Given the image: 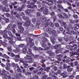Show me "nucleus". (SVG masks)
Returning a JSON list of instances; mask_svg holds the SVG:
<instances>
[{
    "label": "nucleus",
    "mask_w": 79,
    "mask_h": 79,
    "mask_svg": "<svg viewBox=\"0 0 79 79\" xmlns=\"http://www.w3.org/2000/svg\"><path fill=\"white\" fill-rule=\"evenodd\" d=\"M48 9H45L43 10V13L45 15H46L48 13Z\"/></svg>",
    "instance_id": "obj_8"
},
{
    "label": "nucleus",
    "mask_w": 79,
    "mask_h": 79,
    "mask_svg": "<svg viewBox=\"0 0 79 79\" xmlns=\"http://www.w3.org/2000/svg\"><path fill=\"white\" fill-rule=\"evenodd\" d=\"M60 51L59 49L56 50V52H55L56 53V54H58V53H60Z\"/></svg>",
    "instance_id": "obj_49"
},
{
    "label": "nucleus",
    "mask_w": 79,
    "mask_h": 79,
    "mask_svg": "<svg viewBox=\"0 0 79 79\" xmlns=\"http://www.w3.org/2000/svg\"><path fill=\"white\" fill-rule=\"evenodd\" d=\"M11 66V64L10 63H7L6 64V67H10Z\"/></svg>",
    "instance_id": "obj_45"
},
{
    "label": "nucleus",
    "mask_w": 79,
    "mask_h": 79,
    "mask_svg": "<svg viewBox=\"0 0 79 79\" xmlns=\"http://www.w3.org/2000/svg\"><path fill=\"white\" fill-rule=\"evenodd\" d=\"M41 14H40V13L39 12H38L37 13V15L39 17L40 16Z\"/></svg>",
    "instance_id": "obj_59"
},
{
    "label": "nucleus",
    "mask_w": 79,
    "mask_h": 79,
    "mask_svg": "<svg viewBox=\"0 0 79 79\" xmlns=\"http://www.w3.org/2000/svg\"><path fill=\"white\" fill-rule=\"evenodd\" d=\"M73 70V69L71 68H69L67 69V71L68 72H71Z\"/></svg>",
    "instance_id": "obj_32"
},
{
    "label": "nucleus",
    "mask_w": 79,
    "mask_h": 79,
    "mask_svg": "<svg viewBox=\"0 0 79 79\" xmlns=\"http://www.w3.org/2000/svg\"><path fill=\"white\" fill-rule=\"evenodd\" d=\"M73 17L75 19H77L78 18V16L76 15H73Z\"/></svg>",
    "instance_id": "obj_33"
},
{
    "label": "nucleus",
    "mask_w": 79,
    "mask_h": 79,
    "mask_svg": "<svg viewBox=\"0 0 79 79\" xmlns=\"http://www.w3.org/2000/svg\"><path fill=\"white\" fill-rule=\"evenodd\" d=\"M53 69H54V71H56V70L58 69L57 68V67H56V66H55L53 68Z\"/></svg>",
    "instance_id": "obj_54"
},
{
    "label": "nucleus",
    "mask_w": 79,
    "mask_h": 79,
    "mask_svg": "<svg viewBox=\"0 0 79 79\" xmlns=\"http://www.w3.org/2000/svg\"><path fill=\"white\" fill-rule=\"evenodd\" d=\"M19 29H21V30H24V28L21 25H19L18 26Z\"/></svg>",
    "instance_id": "obj_31"
},
{
    "label": "nucleus",
    "mask_w": 79,
    "mask_h": 79,
    "mask_svg": "<svg viewBox=\"0 0 79 79\" xmlns=\"http://www.w3.org/2000/svg\"><path fill=\"white\" fill-rule=\"evenodd\" d=\"M49 25V24L47 22V23L45 24L44 26L45 27H48V26Z\"/></svg>",
    "instance_id": "obj_55"
},
{
    "label": "nucleus",
    "mask_w": 79,
    "mask_h": 79,
    "mask_svg": "<svg viewBox=\"0 0 79 79\" xmlns=\"http://www.w3.org/2000/svg\"><path fill=\"white\" fill-rule=\"evenodd\" d=\"M70 54L72 55V56H73V55H77V56L76 57V58H79V53L77 52H70Z\"/></svg>",
    "instance_id": "obj_1"
},
{
    "label": "nucleus",
    "mask_w": 79,
    "mask_h": 79,
    "mask_svg": "<svg viewBox=\"0 0 79 79\" xmlns=\"http://www.w3.org/2000/svg\"><path fill=\"white\" fill-rule=\"evenodd\" d=\"M27 54L30 55H31V56H34V54L32 53V50H31V48L28 49Z\"/></svg>",
    "instance_id": "obj_4"
},
{
    "label": "nucleus",
    "mask_w": 79,
    "mask_h": 79,
    "mask_svg": "<svg viewBox=\"0 0 79 79\" xmlns=\"http://www.w3.org/2000/svg\"><path fill=\"white\" fill-rule=\"evenodd\" d=\"M25 13L27 15H29L30 13L31 12V10L28 9L25 11Z\"/></svg>",
    "instance_id": "obj_14"
},
{
    "label": "nucleus",
    "mask_w": 79,
    "mask_h": 79,
    "mask_svg": "<svg viewBox=\"0 0 79 79\" xmlns=\"http://www.w3.org/2000/svg\"><path fill=\"white\" fill-rule=\"evenodd\" d=\"M23 19L25 20V21H27V20H29V18L28 17L23 16Z\"/></svg>",
    "instance_id": "obj_20"
},
{
    "label": "nucleus",
    "mask_w": 79,
    "mask_h": 79,
    "mask_svg": "<svg viewBox=\"0 0 79 79\" xmlns=\"http://www.w3.org/2000/svg\"><path fill=\"white\" fill-rule=\"evenodd\" d=\"M73 47V46L71 45H67L66 46V47L67 49H70V48H71Z\"/></svg>",
    "instance_id": "obj_26"
},
{
    "label": "nucleus",
    "mask_w": 79,
    "mask_h": 79,
    "mask_svg": "<svg viewBox=\"0 0 79 79\" xmlns=\"http://www.w3.org/2000/svg\"><path fill=\"white\" fill-rule=\"evenodd\" d=\"M2 57H3V58H8V59H9V57H8V56H7L6 55V54H4L3 55H2Z\"/></svg>",
    "instance_id": "obj_23"
},
{
    "label": "nucleus",
    "mask_w": 79,
    "mask_h": 79,
    "mask_svg": "<svg viewBox=\"0 0 79 79\" xmlns=\"http://www.w3.org/2000/svg\"><path fill=\"white\" fill-rule=\"evenodd\" d=\"M42 66L43 67V68H44V69H45V67H46V65H45V64L43 63L42 65Z\"/></svg>",
    "instance_id": "obj_57"
},
{
    "label": "nucleus",
    "mask_w": 79,
    "mask_h": 79,
    "mask_svg": "<svg viewBox=\"0 0 79 79\" xmlns=\"http://www.w3.org/2000/svg\"><path fill=\"white\" fill-rule=\"evenodd\" d=\"M27 40V45H29L31 43L32 40L30 37H27L26 38Z\"/></svg>",
    "instance_id": "obj_3"
},
{
    "label": "nucleus",
    "mask_w": 79,
    "mask_h": 79,
    "mask_svg": "<svg viewBox=\"0 0 79 79\" xmlns=\"http://www.w3.org/2000/svg\"><path fill=\"white\" fill-rule=\"evenodd\" d=\"M42 46L43 48H47V46L45 43L43 44Z\"/></svg>",
    "instance_id": "obj_27"
},
{
    "label": "nucleus",
    "mask_w": 79,
    "mask_h": 79,
    "mask_svg": "<svg viewBox=\"0 0 79 79\" xmlns=\"http://www.w3.org/2000/svg\"><path fill=\"white\" fill-rule=\"evenodd\" d=\"M63 68L64 69H66L68 68H69V66H67V65L66 64H64L63 65Z\"/></svg>",
    "instance_id": "obj_22"
},
{
    "label": "nucleus",
    "mask_w": 79,
    "mask_h": 79,
    "mask_svg": "<svg viewBox=\"0 0 79 79\" xmlns=\"http://www.w3.org/2000/svg\"><path fill=\"white\" fill-rule=\"evenodd\" d=\"M71 61V59L69 58V57H68L67 58L66 60V62H69Z\"/></svg>",
    "instance_id": "obj_39"
},
{
    "label": "nucleus",
    "mask_w": 79,
    "mask_h": 79,
    "mask_svg": "<svg viewBox=\"0 0 79 79\" xmlns=\"http://www.w3.org/2000/svg\"><path fill=\"white\" fill-rule=\"evenodd\" d=\"M63 56V55L61 54H59L57 56V58H61Z\"/></svg>",
    "instance_id": "obj_34"
},
{
    "label": "nucleus",
    "mask_w": 79,
    "mask_h": 79,
    "mask_svg": "<svg viewBox=\"0 0 79 79\" xmlns=\"http://www.w3.org/2000/svg\"><path fill=\"white\" fill-rule=\"evenodd\" d=\"M6 15L7 17H8V18H10V17H11V15L8 13H6Z\"/></svg>",
    "instance_id": "obj_43"
},
{
    "label": "nucleus",
    "mask_w": 79,
    "mask_h": 79,
    "mask_svg": "<svg viewBox=\"0 0 79 79\" xmlns=\"http://www.w3.org/2000/svg\"><path fill=\"white\" fill-rule=\"evenodd\" d=\"M31 25V22L29 20L25 22L24 23V26L26 27H28Z\"/></svg>",
    "instance_id": "obj_2"
},
{
    "label": "nucleus",
    "mask_w": 79,
    "mask_h": 79,
    "mask_svg": "<svg viewBox=\"0 0 79 79\" xmlns=\"http://www.w3.org/2000/svg\"><path fill=\"white\" fill-rule=\"evenodd\" d=\"M6 8L5 7L2 8V11L4 12V11H6Z\"/></svg>",
    "instance_id": "obj_63"
},
{
    "label": "nucleus",
    "mask_w": 79,
    "mask_h": 79,
    "mask_svg": "<svg viewBox=\"0 0 79 79\" xmlns=\"http://www.w3.org/2000/svg\"><path fill=\"white\" fill-rule=\"evenodd\" d=\"M3 37L4 38V39H6L8 38V34H5L3 35Z\"/></svg>",
    "instance_id": "obj_19"
},
{
    "label": "nucleus",
    "mask_w": 79,
    "mask_h": 79,
    "mask_svg": "<svg viewBox=\"0 0 79 79\" xmlns=\"http://www.w3.org/2000/svg\"><path fill=\"white\" fill-rule=\"evenodd\" d=\"M34 58L35 59H38L39 58V56L38 55H36L34 56Z\"/></svg>",
    "instance_id": "obj_38"
},
{
    "label": "nucleus",
    "mask_w": 79,
    "mask_h": 79,
    "mask_svg": "<svg viewBox=\"0 0 79 79\" xmlns=\"http://www.w3.org/2000/svg\"><path fill=\"white\" fill-rule=\"evenodd\" d=\"M33 78L34 79H39V77L38 75H35L33 77Z\"/></svg>",
    "instance_id": "obj_29"
},
{
    "label": "nucleus",
    "mask_w": 79,
    "mask_h": 79,
    "mask_svg": "<svg viewBox=\"0 0 79 79\" xmlns=\"http://www.w3.org/2000/svg\"><path fill=\"white\" fill-rule=\"evenodd\" d=\"M50 69V67H46V68H45V69H44L45 71H46L47 72H49V70Z\"/></svg>",
    "instance_id": "obj_21"
},
{
    "label": "nucleus",
    "mask_w": 79,
    "mask_h": 79,
    "mask_svg": "<svg viewBox=\"0 0 79 79\" xmlns=\"http://www.w3.org/2000/svg\"><path fill=\"white\" fill-rule=\"evenodd\" d=\"M32 58L31 57L30 59H29L28 60V63H32Z\"/></svg>",
    "instance_id": "obj_42"
},
{
    "label": "nucleus",
    "mask_w": 79,
    "mask_h": 79,
    "mask_svg": "<svg viewBox=\"0 0 79 79\" xmlns=\"http://www.w3.org/2000/svg\"><path fill=\"white\" fill-rule=\"evenodd\" d=\"M76 69L77 71H79V64L77 66Z\"/></svg>",
    "instance_id": "obj_64"
},
{
    "label": "nucleus",
    "mask_w": 79,
    "mask_h": 79,
    "mask_svg": "<svg viewBox=\"0 0 79 79\" xmlns=\"http://www.w3.org/2000/svg\"><path fill=\"white\" fill-rule=\"evenodd\" d=\"M9 42L10 45H13L14 44V41L12 40H9Z\"/></svg>",
    "instance_id": "obj_36"
},
{
    "label": "nucleus",
    "mask_w": 79,
    "mask_h": 79,
    "mask_svg": "<svg viewBox=\"0 0 79 79\" xmlns=\"http://www.w3.org/2000/svg\"><path fill=\"white\" fill-rule=\"evenodd\" d=\"M59 50L60 52H63V51H64V50H65V49L60 48L59 49Z\"/></svg>",
    "instance_id": "obj_50"
},
{
    "label": "nucleus",
    "mask_w": 79,
    "mask_h": 79,
    "mask_svg": "<svg viewBox=\"0 0 79 79\" xmlns=\"http://www.w3.org/2000/svg\"><path fill=\"white\" fill-rule=\"evenodd\" d=\"M8 3V1L6 0H5L3 1L2 3L3 4V5H6L7 4V3Z\"/></svg>",
    "instance_id": "obj_30"
},
{
    "label": "nucleus",
    "mask_w": 79,
    "mask_h": 79,
    "mask_svg": "<svg viewBox=\"0 0 79 79\" xmlns=\"http://www.w3.org/2000/svg\"><path fill=\"white\" fill-rule=\"evenodd\" d=\"M34 29H35V26L33 25V24H30V30H31V31H33Z\"/></svg>",
    "instance_id": "obj_7"
},
{
    "label": "nucleus",
    "mask_w": 79,
    "mask_h": 79,
    "mask_svg": "<svg viewBox=\"0 0 79 79\" xmlns=\"http://www.w3.org/2000/svg\"><path fill=\"white\" fill-rule=\"evenodd\" d=\"M55 26L56 27H59L60 26V25L59 23H55Z\"/></svg>",
    "instance_id": "obj_46"
},
{
    "label": "nucleus",
    "mask_w": 79,
    "mask_h": 79,
    "mask_svg": "<svg viewBox=\"0 0 79 79\" xmlns=\"http://www.w3.org/2000/svg\"><path fill=\"white\" fill-rule=\"evenodd\" d=\"M13 26L12 25V24H9L8 27H7V29H8V30H9V31H11V29H12L13 27Z\"/></svg>",
    "instance_id": "obj_5"
},
{
    "label": "nucleus",
    "mask_w": 79,
    "mask_h": 79,
    "mask_svg": "<svg viewBox=\"0 0 79 79\" xmlns=\"http://www.w3.org/2000/svg\"><path fill=\"white\" fill-rule=\"evenodd\" d=\"M13 51H14V52H15V53H18V52H20V50H19V49H18V48H16V50L14 49L13 50Z\"/></svg>",
    "instance_id": "obj_18"
},
{
    "label": "nucleus",
    "mask_w": 79,
    "mask_h": 79,
    "mask_svg": "<svg viewBox=\"0 0 79 79\" xmlns=\"http://www.w3.org/2000/svg\"><path fill=\"white\" fill-rule=\"evenodd\" d=\"M48 77V75H45L43 76V78H44V79H46Z\"/></svg>",
    "instance_id": "obj_61"
},
{
    "label": "nucleus",
    "mask_w": 79,
    "mask_h": 79,
    "mask_svg": "<svg viewBox=\"0 0 79 79\" xmlns=\"http://www.w3.org/2000/svg\"><path fill=\"white\" fill-rule=\"evenodd\" d=\"M55 55V53H54V52H51V53H50V54H49V56H53V55Z\"/></svg>",
    "instance_id": "obj_58"
},
{
    "label": "nucleus",
    "mask_w": 79,
    "mask_h": 79,
    "mask_svg": "<svg viewBox=\"0 0 79 79\" xmlns=\"http://www.w3.org/2000/svg\"><path fill=\"white\" fill-rule=\"evenodd\" d=\"M42 3H46L47 5H49V3L47 1H43L42 2Z\"/></svg>",
    "instance_id": "obj_40"
},
{
    "label": "nucleus",
    "mask_w": 79,
    "mask_h": 79,
    "mask_svg": "<svg viewBox=\"0 0 79 79\" xmlns=\"http://www.w3.org/2000/svg\"><path fill=\"white\" fill-rule=\"evenodd\" d=\"M74 77V76L73 75H70L69 76V79H73V78Z\"/></svg>",
    "instance_id": "obj_44"
},
{
    "label": "nucleus",
    "mask_w": 79,
    "mask_h": 79,
    "mask_svg": "<svg viewBox=\"0 0 79 79\" xmlns=\"http://www.w3.org/2000/svg\"><path fill=\"white\" fill-rule=\"evenodd\" d=\"M52 77L53 79H57V77L55 75H53L52 76Z\"/></svg>",
    "instance_id": "obj_51"
},
{
    "label": "nucleus",
    "mask_w": 79,
    "mask_h": 79,
    "mask_svg": "<svg viewBox=\"0 0 79 79\" xmlns=\"http://www.w3.org/2000/svg\"><path fill=\"white\" fill-rule=\"evenodd\" d=\"M49 24L50 26H51V27H53L54 26V24L52 22H50L49 23Z\"/></svg>",
    "instance_id": "obj_48"
},
{
    "label": "nucleus",
    "mask_w": 79,
    "mask_h": 79,
    "mask_svg": "<svg viewBox=\"0 0 79 79\" xmlns=\"http://www.w3.org/2000/svg\"><path fill=\"white\" fill-rule=\"evenodd\" d=\"M63 15L64 16V17H65V18H68V15H67V14H66V13H64Z\"/></svg>",
    "instance_id": "obj_60"
},
{
    "label": "nucleus",
    "mask_w": 79,
    "mask_h": 79,
    "mask_svg": "<svg viewBox=\"0 0 79 79\" xmlns=\"http://www.w3.org/2000/svg\"><path fill=\"white\" fill-rule=\"evenodd\" d=\"M23 31H24V30H19L18 31L19 34H22V33H23Z\"/></svg>",
    "instance_id": "obj_52"
},
{
    "label": "nucleus",
    "mask_w": 79,
    "mask_h": 79,
    "mask_svg": "<svg viewBox=\"0 0 79 79\" xmlns=\"http://www.w3.org/2000/svg\"><path fill=\"white\" fill-rule=\"evenodd\" d=\"M41 21L43 23H44V22H47V19L46 17L43 16L41 19Z\"/></svg>",
    "instance_id": "obj_6"
},
{
    "label": "nucleus",
    "mask_w": 79,
    "mask_h": 79,
    "mask_svg": "<svg viewBox=\"0 0 79 79\" xmlns=\"http://www.w3.org/2000/svg\"><path fill=\"white\" fill-rule=\"evenodd\" d=\"M14 60L16 62H18V61L19 60V58L16 57L15 58Z\"/></svg>",
    "instance_id": "obj_47"
},
{
    "label": "nucleus",
    "mask_w": 79,
    "mask_h": 79,
    "mask_svg": "<svg viewBox=\"0 0 79 79\" xmlns=\"http://www.w3.org/2000/svg\"><path fill=\"white\" fill-rule=\"evenodd\" d=\"M40 24V20L36 22V26L37 27H39V25Z\"/></svg>",
    "instance_id": "obj_13"
},
{
    "label": "nucleus",
    "mask_w": 79,
    "mask_h": 79,
    "mask_svg": "<svg viewBox=\"0 0 79 79\" xmlns=\"http://www.w3.org/2000/svg\"><path fill=\"white\" fill-rule=\"evenodd\" d=\"M42 39L44 41V42H48V40H47V38H46L45 37L43 36L42 37Z\"/></svg>",
    "instance_id": "obj_24"
},
{
    "label": "nucleus",
    "mask_w": 79,
    "mask_h": 79,
    "mask_svg": "<svg viewBox=\"0 0 79 79\" xmlns=\"http://www.w3.org/2000/svg\"><path fill=\"white\" fill-rule=\"evenodd\" d=\"M12 65L13 67H18V64H15V63H12Z\"/></svg>",
    "instance_id": "obj_15"
},
{
    "label": "nucleus",
    "mask_w": 79,
    "mask_h": 79,
    "mask_svg": "<svg viewBox=\"0 0 79 79\" xmlns=\"http://www.w3.org/2000/svg\"><path fill=\"white\" fill-rule=\"evenodd\" d=\"M61 76H63L62 78H66V77H67L68 76L65 73H61Z\"/></svg>",
    "instance_id": "obj_10"
},
{
    "label": "nucleus",
    "mask_w": 79,
    "mask_h": 79,
    "mask_svg": "<svg viewBox=\"0 0 79 79\" xmlns=\"http://www.w3.org/2000/svg\"><path fill=\"white\" fill-rule=\"evenodd\" d=\"M2 45L5 47L7 46V44H6V43L4 42L2 43Z\"/></svg>",
    "instance_id": "obj_25"
},
{
    "label": "nucleus",
    "mask_w": 79,
    "mask_h": 79,
    "mask_svg": "<svg viewBox=\"0 0 79 79\" xmlns=\"http://www.w3.org/2000/svg\"><path fill=\"white\" fill-rule=\"evenodd\" d=\"M17 71H18V72H20V73H21L22 72V70H21V69L19 68H18L17 69Z\"/></svg>",
    "instance_id": "obj_53"
},
{
    "label": "nucleus",
    "mask_w": 79,
    "mask_h": 79,
    "mask_svg": "<svg viewBox=\"0 0 79 79\" xmlns=\"http://www.w3.org/2000/svg\"><path fill=\"white\" fill-rule=\"evenodd\" d=\"M72 47H74L73 48V50H77V45L76 44H75L74 45H73V46H72Z\"/></svg>",
    "instance_id": "obj_11"
},
{
    "label": "nucleus",
    "mask_w": 79,
    "mask_h": 79,
    "mask_svg": "<svg viewBox=\"0 0 79 79\" xmlns=\"http://www.w3.org/2000/svg\"><path fill=\"white\" fill-rule=\"evenodd\" d=\"M58 29H59V30L60 31H63V28L61 27H58Z\"/></svg>",
    "instance_id": "obj_35"
},
{
    "label": "nucleus",
    "mask_w": 79,
    "mask_h": 79,
    "mask_svg": "<svg viewBox=\"0 0 79 79\" xmlns=\"http://www.w3.org/2000/svg\"><path fill=\"white\" fill-rule=\"evenodd\" d=\"M51 42L54 44H55V38L53 36L51 37Z\"/></svg>",
    "instance_id": "obj_9"
},
{
    "label": "nucleus",
    "mask_w": 79,
    "mask_h": 79,
    "mask_svg": "<svg viewBox=\"0 0 79 79\" xmlns=\"http://www.w3.org/2000/svg\"><path fill=\"white\" fill-rule=\"evenodd\" d=\"M22 52L24 54L26 53V52H27V49L25 48H24L23 49Z\"/></svg>",
    "instance_id": "obj_12"
},
{
    "label": "nucleus",
    "mask_w": 79,
    "mask_h": 79,
    "mask_svg": "<svg viewBox=\"0 0 79 79\" xmlns=\"http://www.w3.org/2000/svg\"><path fill=\"white\" fill-rule=\"evenodd\" d=\"M19 47H24V44H22L21 45L19 46Z\"/></svg>",
    "instance_id": "obj_62"
},
{
    "label": "nucleus",
    "mask_w": 79,
    "mask_h": 79,
    "mask_svg": "<svg viewBox=\"0 0 79 79\" xmlns=\"http://www.w3.org/2000/svg\"><path fill=\"white\" fill-rule=\"evenodd\" d=\"M52 31V28L50 27H49L46 29V31L47 32H49V31Z\"/></svg>",
    "instance_id": "obj_37"
},
{
    "label": "nucleus",
    "mask_w": 79,
    "mask_h": 79,
    "mask_svg": "<svg viewBox=\"0 0 79 79\" xmlns=\"http://www.w3.org/2000/svg\"><path fill=\"white\" fill-rule=\"evenodd\" d=\"M58 16L59 18H64V16L61 14H59Z\"/></svg>",
    "instance_id": "obj_16"
},
{
    "label": "nucleus",
    "mask_w": 79,
    "mask_h": 79,
    "mask_svg": "<svg viewBox=\"0 0 79 79\" xmlns=\"http://www.w3.org/2000/svg\"><path fill=\"white\" fill-rule=\"evenodd\" d=\"M18 2H12L11 3V5H12V6H15L16 4H17Z\"/></svg>",
    "instance_id": "obj_28"
},
{
    "label": "nucleus",
    "mask_w": 79,
    "mask_h": 79,
    "mask_svg": "<svg viewBox=\"0 0 79 79\" xmlns=\"http://www.w3.org/2000/svg\"><path fill=\"white\" fill-rule=\"evenodd\" d=\"M8 49L10 52H11L12 51V49H11V46L8 47Z\"/></svg>",
    "instance_id": "obj_41"
},
{
    "label": "nucleus",
    "mask_w": 79,
    "mask_h": 79,
    "mask_svg": "<svg viewBox=\"0 0 79 79\" xmlns=\"http://www.w3.org/2000/svg\"><path fill=\"white\" fill-rule=\"evenodd\" d=\"M8 33L9 36H10V37H13L14 35H13L12 33H11V31H8Z\"/></svg>",
    "instance_id": "obj_17"
},
{
    "label": "nucleus",
    "mask_w": 79,
    "mask_h": 79,
    "mask_svg": "<svg viewBox=\"0 0 79 79\" xmlns=\"http://www.w3.org/2000/svg\"><path fill=\"white\" fill-rule=\"evenodd\" d=\"M18 10L19 11H22V10H23V9L22 8V7H19L18 9Z\"/></svg>",
    "instance_id": "obj_56"
}]
</instances>
